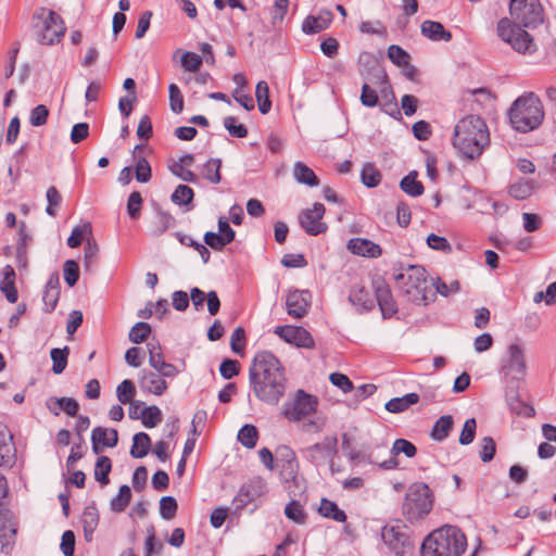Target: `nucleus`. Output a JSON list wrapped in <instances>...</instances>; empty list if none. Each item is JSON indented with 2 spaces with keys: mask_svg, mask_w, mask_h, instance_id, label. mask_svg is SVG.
I'll list each match as a JSON object with an SVG mask.
<instances>
[{
  "mask_svg": "<svg viewBox=\"0 0 556 556\" xmlns=\"http://www.w3.org/2000/svg\"><path fill=\"white\" fill-rule=\"evenodd\" d=\"M511 18L503 17L497 22V35L516 52L533 54L538 47L526 28H536L544 23V9L540 0H510Z\"/></svg>",
  "mask_w": 556,
  "mask_h": 556,
  "instance_id": "f257e3e1",
  "label": "nucleus"
},
{
  "mask_svg": "<svg viewBox=\"0 0 556 556\" xmlns=\"http://www.w3.org/2000/svg\"><path fill=\"white\" fill-rule=\"evenodd\" d=\"M254 395L268 405H277L287 390V377L280 361L269 351L257 352L249 368Z\"/></svg>",
  "mask_w": 556,
  "mask_h": 556,
  "instance_id": "f03ea898",
  "label": "nucleus"
},
{
  "mask_svg": "<svg viewBox=\"0 0 556 556\" xmlns=\"http://www.w3.org/2000/svg\"><path fill=\"white\" fill-rule=\"evenodd\" d=\"M490 144V132L485 121L469 114L458 121L454 128L453 146L466 159L476 160Z\"/></svg>",
  "mask_w": 556,
  "mask_h": 556,
  "instance_id": "7ed1b4c3",
  "label": "nucleus"
},
{
  "mask_svg": "<svg viewBox=\"0 0 556 556\" xmlns=\"http://www.w3.org/2000/svg\"><path fill=\"white\" fill-rule=\"evenodd\" d=\"M507 117L514 130L528 134L541 127L545 111L540 97L533 91H525L513 101Z\"/></svg>",
  "mask_w": 556,
  "mask_h": 556,
  "instance_id": "20e7f679",
  "label": "nucleus"
},
{
  "mask_svg": "<svg viewBox=\"0 0 556 556\" xmlns=\"http://www.w3.org/2000/svg\"><path fill=\"white\" fill-rule=\"evenodd\" d=\"M467 539L459 528L444 526L431 532L422 542L421 556H462Z\"/></svg>",
  "mask_w": 556,
  "mask_h": 556,
  "instance_id": "39448f33",
  "label": "nucleus"
},
{
  "mask_svg": "<svg viewBox=\"0 0 556 556\" xmlns=\"http://www.w3.org/2000/svg\"><path fill=\"white\" fill-rule=\"evenodd\" d=\"M396 287L407 295L408 300L417 305H427L433 301L434 293L427 279V271L422 266L408 265L394 274Z\"/></svg>",
  "mask_w": 556,
  "mask_h": 556,
  "instance_id": "423d86ee",
  "label": "nucleus"
},
{
  "mask_svg": "<svg viewBox=\"0 0 556 556\" xmlns=\"http://www.w3.org/2000/svg\"><path fill=\"white\" fill-rule=\"evenodd\" d=\"M433 494L424 482L413 483L405 495L403 514L410 522L426 517L432 509Z\"/></svg>",
  "mask_w": 556,
  "mask_h": 556,
  "instance_id": "0eeeda50",
  "label": "nucleus"
},
{
  "mask_svg": "<svg viewBox=\"0 0 556 556\" xmlns=\"http://www.w3.org/2000/svg\"><path fill=\"white\" fill-rule=\"evenodd\" d=\"M34 26L39 28L37 41L41 45L52 46L61 41L66 31L63 18L54 11L40 8L33 16Z\"/></svg>",
  "mask_w": 556,
  "mask_h": 556,
  "instance_id": "6e6552de",
  "label": "nucleus"
},
{
  "mask_svg": "<svg viewBox=\"0 0 556 556\" xmlns=\"http://www.w3.org/2000/svg\"><path fill=\"white\" fill-rule=\"evenodd\" d=\"M301 454L305 460L315 467L328 464L330 470L334 472L333 458L338 454V438L336 435L325 437L321 442L303 448Z\"/></svg>",
  "mask_w": 556,
  "mask_h": 556,
  "instance_id": "1a4fd4ad",
  "label": "nucleus"
},
{
  "mask_svg": "<svg viewBox=\"0 0 556 556\" xmlns=\"http://www.w3.org/2000/svg\"><path fill=\"white\" fill-rule=\"evenodd\" d=\"M381 539L395 556H413L415 543L404 526H384L381 529Z\"/></svg>",
  "mask_w": 556,
  "mask_h": 556,
  "instance_id": "9d476101",
  "label": "nucleus"
},
{
  "mask_svg": "<svg viewBox=\"0 0 556 556\" xmlns=\"http://www.w3.org/2000/svg\"><path fill=\"white\" fill-rule=\"evenodd\" d=\"M501 372L507 381H520L527 374L525 350L520 343L508 345L506 354L502 358Z\"/></svg>",
  "mask_w": 556,
  "mask_h": 556,
  "instance_id": "9b49d317",
  "label": "nucleus"
},
{
  "mask_svg": "<svg viewBox=\"0 0 556 556\" xmlns=\"http://www.w3.org/2000/svg\"><path fill=\"white\" fill-rule=\"evenodd\" d=\"M317 406L318 399L315 395L298 390L293 400L285 404L282 414L290 421H302L315 413Z\"/></svg>",
  "mask_w": 556,
  "mask_h": 556,
  "instance_id": "f8f14e48",
  "label": "nucleus"
},
{
  "mask_svg": "<svg viewBox=\"0 0 556 556\" xmlns=\"http://www.w3.org/2000/svg\"><path fill=\"white\" fill-rule=\"evenodd\" d=\"M358 72L364 80L370 81L375 86H381V92H384L389 85L388 75L379 64V61L369 52L363 51L357 60Z\"/></svg>",
  "mask_w": 556,
  "mask_h": 556,
  "instance_id": "ddd939ff",
  "label": "nucleus"
},
{
  "mask_svg": "<svg viewBox=\"0 0 556 556\" xmlns=\"http://www.w3.org/2000/svg\"><path fill=\"white\" fill-rule=\"evenodd\" d=\"M266 491V484L261 479H254L244 483L233 498L236 510H242L250 503H253L264 496Z\"/></svg>",
  "mask_w": 556,
  "mask_h": 556,
  "instance_id": "4468645a",
  "label": "nucleus"
},
{
  "mask_svg": "<svg viewBox=\"0 0 556 556\" xmlns=\"http://www.w3.org/2000/svg\"><path fill=\"white\" fill-rule=\"evenodd\" d=\"M376 300L380 307L383 318H390L397 312V305L392 296L391 289L381 277L372 279Z\"/></svg>",
  "mask_w": 556,
  "mask_h": 556,
  "instance_id": "2eb2a0df",
  "label": "nucleus"
},
{
  "mask_svg": "<svg viewBox=\"0 0 556 556\" xmlns=\"http://www.w3.org/2000/svg\"><path fill=\"white\" fill-rule=\"evenodd\" d=\"M275 333L282 340L298 348L313 349L315 346L312 334L300 326H278Z\"/></svg>",
  "mask_w": 556,
  "mask_h": 556,
  "instance_id": "dca6fc26",
  "label": "nucleus"
},
{
  "mask_svg": "<svg viewBox=\"0 0 556 556\" xmlns=\"http://www.w3.org/2000/svg\"><path fill=\"white\" fill-rule=\"evenodd\" d=\"M324 215L325 211H301L298 218L301 227L307 235L318 236L325 233L328 229Z\"/></svg>",
  "mask_w": 556,
  "mask_h": 556,
  "instance_id": "f3484780",
  "label": "nucleus"
},
{
  "mask_svg": "<svg viewBox=\"0 0 556 556\" xmlns=\"http://www.w3.org/2000/svg\"><path fill=\"white\" fill-rule=\"evenodd\" d=\"M309 307L308 291H290L286 299L287 313L294 318L304 317Z\"/></svg>",
  "mask_w": 556,
  "mask_h": 556,
  "instance_id": "a211bd4d",
  "label": "nucleus"
},
{
  "mask_svg": "<svg viewBox=\"0 0 556 556\" xmlns=\"http://www.w3.org/2000/svg\"><path fill=\"white\" fill-rule=\"evenodd\" d=\"M390 452L392 456L379 464V467L384 470L397 468L399 462L395 456L403 453L406 457L412 458L416 455L417 448L410 441L406 439H396Z\"/></svg>",
  "mask_w": 556,
  "mask_h": 556,
  "instance_id": "6ab92c4d",
  "label": "nucleus"
},
{
  "mask_svg": "<svg viewBox=\"0 0 556 556\" xmlns=\"http://www.w3.org/2000/svg\"><path fill=\"white\" fill-rule=\"evenodd\" d=\"M139 386L142 391L154 395H162L167 389L165 378L156 371H150L147 369L139 372Z\"/></svg>",
  "mask_w": 556,
  "mask_h": 556,
  "instance_id": "aec40b11",
  "label": "nucleus"
},
{
  "mask_svg": "<svg viewBox=\"0 0 556 556\" xmlns=\"http://www.w3.org/2000/svg\"><path fill=\"white\" fill-rule=\"evenodd\" d=\"M118 442V433L116 429H108L96 427L91 433L92 451L94 454L102 452L101 446L114 447Z\"/></svg>",
  "mask_w": 556,
  "mask_h": 556,
  "instance_id": "412c9836",
  "label": "nucleus"
},
{
  "mask_svg": "<svg viewBox=\"0 0 556 556\" xmlns=\"http://www.w3.org/2000/svg\"><path fill=\"white\" fill-rule=\"evenodd\" d=\"M333 14L329 10H321L318 15H308L302 23V31L306 35L318 34L329 27Z\"/></svg>",
  "mask_w": 556,
  "mask_h": 556,
  "instance_id": "4be33fe9",
  "label": "nucleus"
},
{
  "mask_svg": "<svg viewBox=\"0 0 556 556\" xmlns=\"http://www.w3.org/2000/svg\"><path fill=\"white\" fill-rule=\"evenodd\" d=\"M348 250L358 256L376 258L381 255L382 250L379 244L365 238H352L348 241Z\"/></svg>",
  "mask_w": 556,
  "mask_h": 556,
  "instance_id": "5701e85b",
  "label": "nucleus"
},
{
  "mask_svg": "<svg viewBox=\"0 0 556 556\" xmlns=\"http://www.w3.org/2000/svg\"><path fill=\"white\" fill-rule=\"evenodd\" d=\"M175 226V218L166 211H153L148 222V230L153 236H160Z\"/></svg>",
  "mask_w": 556,
  "mask_h": 556,
  "instance_id": "b1692460",
  "label": "nucleus"
},
{
  "mask_svg": "<svg viewBox=\"0 0 556 556\" xmlns=\"http://www.w3.org/2000/svg\"><path fill=\"white\" fill-rule=\"evenodd\" d=\"M46 407L55 416H59L61 410L65 412L68 416H77L79 404L73 397H49L46 401Z\"/></svg>",
  "mask_w": 556,
  "mask_h": 556,
  "instance_id": "393cba45",
  "label": "nucleus"
},
{
  "mask_svg": "<svg viewBox=\"0 0 556 556\" xmlns=\"http://www.w3.org/2000/svg\"><path fill=\"white\" fill-rule=\"evenodd\" d=\"M421 35L432 41L448 42L452 39V33L444 28L442 23L427 20L420 26Z\"/></svg>",
  "mask_w": 556,
  "mask_h": 556,
  "instance_id": "a878e982",
  "label": "nucleus"
},
{
  "mask_svg": "<svg viewBox=\"0 0 556 556\" xmlns=\"http://www.w3.org/2000/svg\"><path fill=\"white\" fill-rule=\"evenodd\" d=\"M16 530L9 525L8 513L0 509V552L8 554L14 543Z\"/></svg>",
  "mask_w": 556,
  "mask_h": 556,
  "instance_id": "bb28decb",
  "label": "nucleus"
},
{
  "mask_svg": "<svg viewBox=\"0 0 556 556\" xmlns=\"http://www.w3.org/2000/svg\"><path fill=\"white\" fill-rule=\"evenodd\" d=\"M16 530L9 525L8 513L0 509V552L8 554L14 543Z\"/></svg>",
  "mask_w": 556,
  "mask_h": 556,
  "instance_id": "cd10ccee",
  "label": "nucleus"
},
{
  "mask_svg": "<svg viewBox=\"0 0 556 556\" xmlns=\"http://www.w3.org/2000/svg\"><path fill=\"white\" fill-rule=\"evenodd\" d=\"M80 523L83 526L85 540L91 542L99 523L98 509L94 506H87L81 515Z\"/></svg>",
  "mask_w": 556,
  "mask_h": 556,
  "instance_id": "c85d7f7f",
  "label": "nucleus"
},
{
  "mask_svg": "<svg viewBox=\"0 0 556 556\" xmlns=\"http://www.w3.org/2000/svg\"><path fill=\"white\" fill-rule=\"evenodd\" d=\"M293 177L298 184L308 187H317L320 184L314 170L301 161L295 162L293 165Z\"/></svg>",
  "mask_w": 556,
  "mask_h": 556,
  "instance_id": "c756f323",
  "label": "nucleus"
},
{
  "mask_svg": "<svg viewBox=\"0 0 556 556\" xmlns=\"http://www.w3.org/2000/svg\"><path fill=\"white\" fill-rule=\"evenodd\" d=\"M419 395L417 393H407L401 397H393L384 405L386 409L392 414H399L408 409L412 405L417 404Z\"/></svg>",
  "mask_w": 556,
  "mask_h": 556,
  "instance_id": "7c9ffc66",
  "label": "nucleus"
},
{
  "mask_svg": "<svg viewBox=\"0 0 556 556\" xmlns=\"http://www.w3.org/2000/svg\"><path fill=\"white\" fill-rule=\"evenodd\" d=\"M349 300L353 305L359 306L365 311H370L375 306V302L370 298L369 292L361 285H354L352 287Z\"/></svg>",
  "mask_w": 556,
  "mask_h": 556,
  "instance_id": "2f4dec72",
  "label": "nucleus"
},
{
  "mask_svg": "<svg viewBox=\"0 0 556 556\" xmlns=\"http://www.w3.org/2000/svg\"><path fill=\"white\" fill-rule=\"evenodd\" d=\"M150 366L163 378H175L179 370L170 363H167L162 355H151L149 358Z\"/></svg>",
  "mask_w": 556,
  "mask_h": 556,
  "instance_id": "473e14b6",
  "label": "nucleus"
},
{
  "mask_svg": "<svg viewBox=\"0 0 556 556\" xmlns=\"http://www.w3.org/2000/svg\"><path fill=\"white\" fill-rule=\"evenodd\" d=\"M453 425L454 420L451 415L441 416L432 427L431 438L438 442L444 441L448 437Z\"/></svg>",
  "mask_w": 556,
  "mask_h": 556,
  "instance_id": "72a5a7b5",
  "label": "nucleus"
},
{
  "mask_svg": "<svg viewBox=\"0 0 556 556\" xmlns=\"http://www.w3.org/2000/svg\"><path fill=\"white\" fill-rule=\"evenodd\" d=\"M318 511L323 517L337 522H344L346 520V514L328 498H321Z\"/></svg>",
  "mask_w": 556,
  "mask_h": 556,
  "instance_id": "f704fd0d",
  "label": "nucleus"
},
{
  "mask_svg": "<svg viewBox=\"0 0 556 556\" xmlns=\"http://www.w3.org/2000/svg\"><path fill=\"white\" fill-rule=\"evenodd\" d=\"M151 447V439L146 432H138L132 438L130 455L134 458L144 457Z\"/></svg>",
  "mask_w": 556,
  "mask_h": 556,
  "instance_id": "c9c22d12",
  "label": "nucleus"
},
{
  "mask_svg": "<svg viewBox=\"0 0 556 556\" xmlns=\"http://www.w3.org/2000/svg\"><path fill=\"white\" fill-rule=\"evenodd\" d=\"M400 187L402 191L410 197H418L424 192V185L417 179V172L415 170L402 178Z\"/></svg>",
  "mask_w": 556,
  "mask_h": 556,
  "instance_id": "e433bc0d",
  "label": "nucleus"
},
{
  "mask_svg": "<svg viewBox=\"0 0 556 556\" xmlns=\"http://www.w3.org/2000/svg\"><path fill=\"white\" fill-rule=\"evenodd\" d=\"M255 98L258 104V111L262 114H267L271 109V101L269 99V87L265 80H260L256 84Z\"/></svg>",
  "mask_w": 556,
  "mask_h": 556,
  "instance_id": "4c0bfd02",
  "label": "nucleus"
},
{
  "mask_svg": "<svg viewBox=\"0 0 556 556\" xmlns=\"http://www.w3.org/2000/svg\"><path fill=\"white\" fill-rule=\"evenodd\" d=\"M285 516L296 525H304L307 520V514L303 505L295 500L289 502L285 507Z\"/></svg>",
  "mask_w": 556,
  "mask_h": 556,
  "instance_id": "58836bf2",
  "label": "nucleus"
},
{
  "mask_svg": "<svg viewBox=\"0 0 556 556\" xmlns=\"http://www.w3.org/2000/svg\"><path fill=\"white\" fill-rule=\"evenodd\" d=\"M70 354V348L64 346L63 349L54 348L50 352L51 359L53 362L52 371L55 375L62 374L67 365V357Z\"/></svg>",
  "mask_w": 556,
  "mask_h": 556,
  "instance_id": "ea45409f",
  "label": "nucleus"
},
{
  "mask_svg": "<svg viewBox=\"0 0 556 556\" xmlns=\"http://www.w3.org/2000/svg\"><path fill=\"white\" fill-rule=\"evenodd\" d=\"M361 180L367 188H375L381 181V174L374 164L367 163L361 170Z\"/></svg>",
  "mask_w": 556,
  "mask_h": 556,
  "instance_id": "a19ab883",
  "label": "nucleus"
},
{
  "mask_svg": "<svg viewBox=\"0 0 556 556\" xmlns=\"http://www.w3.org/2000/svg\"><path fill=\"white\" fill-rule=\"evenodd\" d=\"M112 469L111 459L108 456H100L94 466V479L102 485L109 483V473Z\"/></svg>",
  "mask_w": 556,
  "mask_h": 556,
  "instance_id": "79ce46f5",
  "label": "nucleus"
},
{
  "mask_svg": "<svg viewBox=\"0 0 556 556\" xmlns=\"http://www.w3.org/2000/svg\"><path fill=\"white\" fill-rule=\"evenodd\" d=\"M220 167L222 160L212 157L203 165L202 175L210 182L218 184L222 179Z\"/></svg>",
  "mask_w": 556,
  "mask_h": 556,
  "instance_id": "37998d69",
  "label": "nucleus"
},
{
  "mask_svg": "<svg viewBox=\"0 0 556 556\" xmlns=\"http://www.w3.org/2000/svg\"><path fill=\"white\" fill-rule=\"evenodd\" d=\"M258 432L253 425H244L238 432V441L247 448H253L256 445Z\"/></svg>",
  "mask_w": 556,
  "mask_h": 556,
  "instance_id": "c03bdc74",
  "label": "nucleus"
},
{
  "mask_svg": "<svg viewBox=\"0 0 556 556\" xmlns=\"http://www.w3.org/2000/svg\"><path fill=\"white\" fill-rule=\"evenodd\" d=\"M91 235V224L88 222H85L78 226H76L73 230L71 236L67 239V245L70 248H77L80 245L83 240Z\"/></svg>",
  "mask_w": 556,
  "mask_h": 556,
  "instance_id": "a18cd8bd",
  "label": "nucleus"
},
{
  "mask_svg": "<svg viewBox=\"0 0 556 556\" xmlns=\"http://www.w3.org/2000/svg\"><path fill=\"white\" fill-rule=\"evenodd\" d=\"M194 197L192 188L187 185H179L170 195V200L178 206L188 205Z\"/></svg>",
  "mask_w": 556,
  "mask_h": 556,
  "instance_id": "49530a36",
  "label": "nucleus"
},
{
  "mask_svg": "<svg viewBox=\"0 0 556 556\" xmlns=\"http://www.w3.org/2000/svg\"><path fill=\"white\" fill-rule=\"evenodd\" d=\"M289 3V0H275L274 5L270 9V23L274 28L278 27L285 20Z\"/></svg>",
  "mask_w": 556,
  "mask_h": 556,
  "instance_id": "de8ad7c7",
  "label": "nucleus"
},
{
  "mask_svg": "<svg viewBox=\"0 0 556 556\" xmlns=\"http://www.w3.org/2000/svg\"><path fill=\"white\" fill-rule=\"evenodd\" d=\"M508 407L513 414L527 418L533 417L535 414L534 408L528 403L521 401L518 396L508 399Z\"/></svg>",
  "mask_w": 556,
  "mask_h": 556,
  "instance_id": "09e8293b",
  "label": "nucleus"
},
{
  "mask_svg": "<svg viewBox=\"0 0 556 556\" xmlns=\"http://www.w3.org/2000/svg\"><path fill=\"white\" fill-rule=\"evenodd\" d=\"M151 330V326L148 323L139 321L131 327L128 338L135 344L142 343L148 339Z\"/></svg>",
  "mask_w": 556,
  "mask_h": 556,
  "instance_id": "8fccbe9b",
  "label": "nucleus"
},
{
  "mask_svg": "<svg viewBox=\"0 0 556 556\" xmlns=\"http://www.w3.org/2000/svg\"><path fill=\"white\" fill-rule=\"evenodd\" d=\"M142 425L146 428H153L162 421V412L157 406H147L140 412Z\"/></svg>",
  "mask_w": 556,
  "mask_h": 556,
  "instance_id": "3c124183",
  "label": "nucleus"
},
{
  "mask_svg": "<svg viewBox=\"0 0 556 556\" xmlns=\"http://www.w3.org/2000/svg\"><path fill=\"white\" fill-rule=\"evenodd\" d=\"M131 500L130 488L126 484L119 488L118 494L112 498L111 508L114 511H124Z\"/></svg>",
  "mask_w": 556,
  "mask_h": 556,
  "instance_id": "603ef678",
  "label": "nucleus"
},
{
  "mask_svg": "<svg viewBox=\"0 0 556 556\" xmlns=\"http://www.w3.org/2000/svg\"><path fill=\"white\" fill-rule=\"evenodd\" d=\"M135 177L138 182L147 184L152 177L151 166L144 156H139L135 166Z\"/></svg>",
  "mask_w": 556,
  "mask_h": 556,
  "instance_id": "864d4df0",
  "label": "nucleus"
},
{
  "mask_svg": "<svg viewBox=\"0 0 556 556\" xmlns=\"http://www.w3.org/2000/svg\"><path fill=\"white\" fill-rule=\"evenodd\" d=\"M532 189V181L519 180L509 187V194L517 200H523L531 195Z\"/></svg>",
  "mask_w": 556,
  "mask_h": 556,
  "instance_id": "5fc2aeb1",
  "label": "nucleus"
},
{
  "mask_svg": "<svg viewBox=\"0 0 556 556\" xmlns=\"http://www.w3.org/2000/svg\"><path fill=\"white\" fill-rule=\"evenodd\" d=\"M136 394V388L131 380H123L116 388V396L122 404H127Z\"/></svg>",
  "mask_w": 556,
  "mask_h": 556,
  "instance_id": "6e6d98bb",
  "label": "nucleus"
},
{
  "mask_svg": "<svg viewBox=\"0 0 556 556\" xmlns=\"http://www.w3.org/2000/svg\"><path fill=\"white\" fill-rule=\"evenodd\" d=\"M388 58L393 64L397 66L407 64L408 61H410L409 53L397 45H391L388 48Z\"/></svg>",
  "mask_w": 556,
  "mask_h": 556,
  "instance_id": "4d7b16f0",
  "label": "nucleus"
},
{
  "mask_svg": "<svg viewBox=\"0 0 556 556\" xmlns=\"http://www.w3.org/2000/svg\"><path fill=\"white\" fill-rule=\"evenodd\" d=\"M64 280L70 287H74L79 279V266L74 260H67L63 265Z\"/></svg>",
  "mask_w": 556,
  "mask_h": 556,
  "instance_id": "13d9d810",
  "label": "nucleus"
},
{
  "mask_svg": "<svg viewBox=\"0 0 556 556\" xmlns=\"http://www.w3.org/2000/svg\"><path fill=\"white\" fill-rule=\"evenodd\" d=\"M168 93L170 110L176 114L181 113L184 110V97L179 87L176 84H170L168 86Z\"/></svg>",
  "mask_w": 556,
  "mask_h": 556,
  "instance_id": "bf43d9fd",
  "label": "nucleus"
},
{
  "mask_svg": "<svg viewBox=\"0 0 556 556\" xmlns=\"http://www.w3.org/2000/svg\"><path fill=\"white\" fill-rule=\"evenodd\" d=\"M224 127L228 130L229 135L235 138H245L248 136V128L243 124H237V118L227 116L224 118Z\"/></svg>",
  "mask_w": 556,
  "mask_h": 556,
  "instance_id": "052dcab7",
  "label": "nucleus"
},
{
  "mask_svg": "<svg viewBox=\"0 0 556 556\" xmlns=\"http://www.w3.org/2000/svg\"><path fill=\"white\" fill-rule=\"evenodd\" d=\"M177 502L173 496H163L160 501V515L165 520H170L176 516Z\"/></svg>",
  "mask_w": 556,
  "mask_h": 556,
  "instance_id": "680f3d73",
  "label": "nucleus"
},
{
  "mask_svg": "<svg viewBox=\"0 0 556 556\" xmlns=\"http://www.w3.org/2000/svg\"><path fill=\"white\" fill-rule=\"evenodd\" d=\"M369 84L370 81H366L362 86L361 92V103L366 108H375L379 103V97L375 89H372Z\"/></svg>",
  "mask_w": 556,
  "mask_h": 556,
  "instance_id": "e2e57ef3",
  "label": "nucleus"
},
{
  "mask_svg": "<svg viewBox=\"0 0 556 556\" xmlns=\"http://www.w3.org/2000/svg\"><path fill=\"white\" fill-rule=\"evenodd\" d=\"M49 110L43 104H38L30 111L29 123L34 127L42 126L47 123Z\"/></svg>",
  "mask_w": 556,
  "mask_h": 556,
  "instance_id": "0e129e2a",
  "label": "nucleus"
},
{
  "mask_svg": "<svg viewBox=\"0 0 556 556\" xmlns=\"http://www.w3.org/2000/svg\"><path fill=\"white\" fill-rule=\"evenodd\" d=\"M181 65L186 71L198 72L202 65V58L194 52L186 51L180 59Z\"/></svg>",
  "mask_w": 556,
  "mask_h": 556,
  "instance_id": "69168bd1",
  "label": "nucleus"
},
{
  "mask_svg": "<svg viewBox=\"0 0 556 556\" xmlns=\"http://www.w3.org/2000/svg\"><path fill=\"white\" fill-rule=\"evenodd\" d=\"M477 422L475 418H469L465 421L463 430L459 435V443L462 445L470 444L476 435Z\"/></svg>",
  "mask_w": 556,
  "mask_h": 556,
  "instance_id": "338daca9",
  "label": "nucleus"
},
{
  "mask_svg": "<svg viewBox=\"0 0 556 556\" xmlns=\"http://www.w3.org/2000/svg\"><path fill=\"white\" fill-rule=\"evenodd\" d=\"M432 285L435 288L437 292L445 298L453 293H457L460 290V285L457 280H454L450 285H447L445 281L438 278L437 280L433 281Z\"/></svg>",
  "mask_w": 556,
  "mask_h": 556,
  "instance_id": "774afa93",
  "label": "nucleus"
}]
</instances>
